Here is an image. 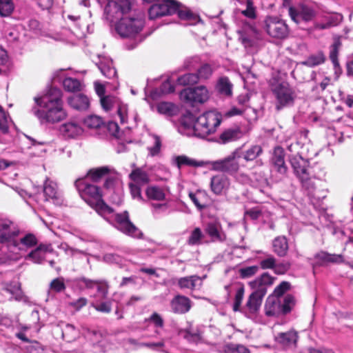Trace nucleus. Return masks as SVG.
Masks as SVG:
<instances>
[{"label": "nucleus", "instance_id": "obj_60", "mask_svg": "<svg viewBox=\"0 0 353 353\" xmlns=\"http://www.w3.org/2000/svg\"><path fill=\"white\" fill-rule=\"evenodd\" d=\"M97 292L101 294L102 299H106L109 291V284L105 280H98L96 285Z\"/></svg>", "mask_w": 353, "mask_h": 353}, {"label": "nucleus", "instance_id": "obj_7", "mask_svg": "<svg viewBox=\"0 0 353 353\" xmlns=\"http://www.w3.org/2000/svg\"><path fill=\"white\" fill-rule=\"evenodd\" d=\"M221 123V115L214 111H208L200 115L194 123V134L205 138L213 134Z\"/></svg>", "mask_w": 353, "mask_h": 353}, {"label": "nucleus", "instance_id": "obj_41", "mask_svg": "<svg viewBox=\"0 0 353 353\" xmlns=\"http://www.w3.org/2000/svg\"><path fill=\"white\" fill-rule=\"evenodd\" d=\"M216 89L220 94L230 96L232 94V84L228 77H221L217 82Z\"/></svg>", "mask_w": 353, "mask_h": 353}, {"label": "nucleus", "instance_id": "obj_23", "mask_svg": "<svg viewBox=\"0 0 353 353\" xmlns=\"http://www.w3.org/2000/svg\"><path fill=\"white\" fill-rule=\"evenodd\" d=\"M271 162L279 173L281 174L286 173L288 168L285 162V152L281 147L274 148Z\"/></svg>", "mask_w": 353, "mask_h": 353}, {"label": "nucleus", "instance_id": "obj_40", "mask_svg": "<svg viewBox=\"0 0 353 353\" xmlns=\"http://www.w3.org/2000/svg\"><path fill=\"white\" fill-rule=\"evenodd\" d=\"M110 171V169L108 166L92 168L88 172L87 176L90 177L92 181L97 182L102 177L108 175Z\"/></svg>", "mask_w": 353, "mask_h": 353}, {"label": "nucleus", "instance_id": "obj_11", "mask_svg": "<svg viewBox=\"0 0 353 353\" xmlns=\"http://www.w3.org/2000/svg\"><path fill=\"white\" fill-rule=\"evenodd\" d=\"M133 0L110 1L104 8V17L110 21L120 19L132 10Z\"/></svg>", "mask_w": 353, "mask_h": 353}, {"label": "nucleus", "instance_id": "obj_21", "mask_svg": "<svg viewBox=\"0 0 353 353\" xmlns=\"http://www.w3.org/2000/svg\"><path fill=\"white\" fill-rule=\"evenodd\" d=\"M171 310L176 314H185L192 307L190 299L183 295L175 296L170 302Z\"/></svg>", "mask_w": 353, "mask_h": 353}, {"label": "nucleus", "instance_id": "obj_14", "mask_svg": "<svg viewBox=\"0 0 353 353\" xmlns=\"http://www.w3.org/2000/svg\"><path fill=\"white\" fill-rule=\"evenodd\" d=\"M265 30L273 38L284 39L289 34V28L285 22L277 17H268L265 19Z\"/></svg>", "mask_w": 353, "mask_h": 353}, {"label": "nucleus", "instance_id": "obj_1", "mask_svg": "<svg viewBox=\"0 0 353 353\" xmlns=\"http://www.w3.org/2000/svg\"><path fill=\"white\" fill-rule=\"evenodd\" d=\"M61 99V90L57 88H51L46 94L41 97L34 98L37 105L43 110L33 108L32 111L41 123L59 122L67 117L66 112L63 108Z\"/></svg>", "mask_w": 353, "mask_h": 353}, {"label": "nucleus", "instance_id": "obj_43", "mask_svg": "<svg viewBox=\"0 0 353 353\" xmlns=\"http://www.w3.org/2000/svg\"><path fill=\"white\" fill-rule=\"evenodd\" d=\"M325 57L322 52H319L315 54H312L306 60L303 61V64L308 67H314L324 63Z\"/></svg>", "mask_w": 353, "mask_h": 353}, {"label": "nucleus", "instance_id": "obj_54", "mask_svg": "<svg viewBox=\"0 0 353 353\" xmlns=\"http://www.w3.org/2000/svg\"><path fill=\"white\" fill-rule=\"evenodd\" d=\"M341 43L339 40H336L330 48V59L334 66L339 65L338 54Z\"/></svg>", "mask_w": 353, "mask_h": 353}, {"label": "nucleus", "instance_id": "obj_18", "mask_svg": "<svg viewBox=\"0 0 353 353\" xmlns=\"http://www.w3.org/2000/svg\"><path fill=\"white\" fill-rule=\"evenodd\" d=\"M299 339L298 332L290 330L286 332H279L275 336V341L285 349H294L297 346Z\"/></svg>", "mask_w": 353, "mask_h": 353}, {"label": "nucleus", "instance_id": "obj_42", "mask_svg": "<svg viewBox=\"0 0 353 353\" xmlns=\"http://www.w3.org/2000/svg\"><path fill=\"white\" fill-rule=\"evenodd\" d=\"M79 334V330L71 324H66L62 330V336L68 342L75 340Z\"/></svg>", "mask_w": 353, "mask_h": 353}, {"label": "nucleus", "instance_id": "obj_35", "mask_svg": "<svg viewBox=\"0 0 353 353\" xmlns=\"http://www.w3.org/2000/svg\"><path fill=\"white\" fill-rule=\"evenodd\" d=\"M3 291L12 295L10 299H14L17 301L28 302V298L23 294L19 283H14L8 285Z\"/></svg>", "mask_w": 353, "mask_h": 353}, {"label": "nucleus", "instance_id": "obj_30", "mask_svg": "<svg viewBox=\"0 0 353 353\" xmlns=\"http://www.w3.org/2000/svg\"><path fill=\"white\" fill-rule=\"evenodd\" d=\"M264 296L251 293L245 304V308L250 315L256 314L261 306Z\"/></svg>", "mask_w": 353, "mask_h": 353}, {"label": "nucleus", "instance_id": "obj_9", "mask_svg": "<svg viewBox=\"0 0 353 353\" xmlns=\"http://www.w3.org/2000/svg\"><path fill=\"white\" fill-rule=\"evenodd\" d=\"M241 158V149L238 148L224 159L209 161L206 164L210 165L213 170L233 174L236 173L239 169Z\"/></svg>", "mask_w": 353, "mask_h": 353}, {"label": "nucleus", "instance_id": "obj_49", "mask_svg": "<svg viewBox=\"0 0 353 353\" xmlns=\"http://www.w3.org/2000/svg\"><path fill=\"white\" fill-rule=\"evenodd\" d=\"M204 235L199 228H194L191 232L188 239V244L190 245H197L201 243Z\"/></svg>", "mask_w": 353, "mask_h": 353}, {"label": "nucleus", "instance_id": "obj_39", "mask_svg": "<svg viewBox=\"0 0 353 353\" xmlns=\"http://www.w3.org/2000/svg\"><path fill=\"white\" fill-rule=\"evenodd\" d=\"M43 194L45 196V200L48 201L50 199L57 200V185L54 182L46 180L43 185Z\"/></svg>", "mask_w": 353, "mask_h": 353}, {"label": "nucleus", "instance_id": "obj_47", "mask_svg": "<svg viewBox=\"0 0 353 353\" xmlns=\"http://www.w3.org/2000/svg\"><path fill=\"white\" fill-rule=\"evenodd\" d=\"M14 10L12 0H0V15L3 17H9Z\"/></svg>", "mask_w": 353, "mask_h": 353}, {"label": "nucleus", "instance_id": "obj_31", "mask_svg": "<svg viewBox=\"0 0 353 353\" xmlns=\"http://www.w3.org/2000/svg\"><path fill=\"white\" fill-rule=\"evenodd\" d=\"M274 252L280 257L285 256L289 249L288 241L285 236L276 237L272 241Z\"/></svg>", "mask_w": 353, "mask_h": 353}, {"label": "nucleus", "instance_id": "obj_32", "mask_svg": "<svg viewBox=\"0 0 353 353\" xmlns=\"http://www.w3.org/2000/svg\"><path fill=\"white\" fill-rule=\"evenodd\" d=\"M166 190L165 187L150 185L145 190V194L149 200L163 201L165 199Z\"/></svg>", "mask_w": 353, "mask_h": 353}, {"label": "nucleus", "instance_id": "obj_63", "mask_svg": "<svg viewBox=\"0 0 353 353\" xmlns=\"http://www.w3.org/2000/svg\"><path fill=\"white\" fill-rule=\"evenodd\" d=\"M241 13L250 19L256 17V11L252 0H246V9L243 10Z\"/></svg>", "mask_w": 353, "mask_h": 353}, {"label": "nucleus", "instance_id": "obj_5", "mask_svg": "<svg viewBox=\"0 0 353 353\" xmlns=\"http://www.w3.org/2000/svg\"><path fill=\"white\" fill-rule=\"evenodd\" d=\"M290 163L303 188L307 191L309 194L313 193L316 188L315 177L312 174V168L309 165L308 160L297 154L290 159Z\"/></svg>", "mask_w": 353, "mask_h": 353}, {"label": "nucleus", "instance_id": "obj_27", "mask_svg": "<svg viewBox=\"0 0 353 353\" xmlns=\"http://www.w3.org/2000/svg\"><path fill=\"white\" fill-rule=\"evenodd\" d=\"M242 136L243 133L239 128H228L219 135V143L226 144L239 139Z\"/></svg>", "mask_w": 353, "mask_h": 353}, {"label": "nucleus", "instance_id": "obj_51", "mask_svg": "<svg viewBox=\"0 0 353 353\" xmlns=\"http://www.w3.org/2000/svg\"><path fill=\"white\" fill-rule=\"evenodd\" d=\"M259 270L257 265H252L241 268L239 270V274L241 279H248L255 275Z\"/></svg>", "mask_w": 353, "mask_h": 353}, {"label": "nucleus", "instance_id": "obj_56", "mask_svg": "<svg viewBox=\"0 0 353 353\" xmlns=\"http://www.w3.org/2000/svg\"><path fill=\"white\" fill-rule=\"evenodd\" d=\"M182 334L184 339L191 343H197L201 340V336L197 331L193 332L190 330H185L182 332Z\"/></svg>", "mask_w": 353, "mask_h": 353}, {"label": "nucleus", "instance_id": "obj_33", "mask_svg": "<svg viewBox=\"0 0 353 353\" xmlns=\"http://www.w3.org/2000/svg\"><path fill=\"white\" fill-rule=\"evenodd\" d=\"M199 280L200 277L197 275L183 276L177 279V285L181 290L192 291L195 289L196 283Z\"/></svg>", "mask_w": 353, "mask_h": 353}, {"label": "nucleus", "instance_id": "obj_44", "mask_svg": "<svg viewBox=\"0 0 353 353\" xmlns=\"http://www.w3.org/2000/svg\"><path fill=\"white\" fill-rule=\"evenodd\" d=\"M296 305V299L292 294H287L281 300L283 315L290 313Z\"/></svg>", "mask_w": 353, "mask_h": 353}, {"label": "nucleus", "instance_id": "obj_55", "mask_svg": "<svg viewBox=\"0 0 353 353\" xmlns=\"http://www.w3.org/2000/svg\"><path fill=\"white\" fill-rule=\"evenodd\" d=\"M244 296V288L239 287L236 289L232 309L234 312L240 311V307Z\"/></svg>", "mask_w": 353, "mask_h": 353}, {"label": "nucleus", "instance_id": "obj_25", "mask_svg": "<svg viewBox=\"0 0 353 353\" xmlns=\"http://www.w3.org/2000/svg\"><path fill=\"white\" fill-rule=\"evenodd\" d=\"M59 130L64 137L68 138L76 137L83 132L81 126L76 121H70L61 125Z\"/></svg>", "mask_w": 353, "mask_h": 353}, {"label": "nucleus", "instance_id": "obj_15", "mask_svg": "<svg viewBox=\"0 0 353 353\" xmlns=\"http://www.w3.org/2000/svg\"><path fill=\"white\" fill-rule=\"evenodd\" d=\"M19 234V230L9 219H0V243L6 245L7 251L15 237Z\"/></svg>", "mask_w": 353, "mask_h": 353}, {"label": "nucleus", "instance_id": "obj_6", "mask_svg": "<svg viewBox=\"0 0 353 353\" xmlns=\"http://www.w3.org/2000/svg\"><path fill=\"white\" fill-rule=\"evenodd\" d=\"M103 218L122 233L134 238H141L142 232L130 220L129 213L124 211L122 213L100 214Z\"/></svg>", "mask_w": 353, "mask_h": 353}, {"label": "nucleus", "instance_id": "obj_53", "mask_svg": "<svg viewBox=\"0 0 353 353\" xmlns=\"http://www.w3.org/2000/svg\"><path fill=\"white\" fill-rule=\"evenodd\" d=\"M150 136L153 139V145L148 147V150L149 151V154L151 157H154L160 152L161 147V139L160 137L157 134H151Z\"/></svg>", "mask_w": 353, "mask_h": 353}, {"label": "nucleus", "instance_id": "obj_34", "mask_svg": "<svg viewBox=\"0 0 353 353\" xmlns=\"http://www.w3.org/2000/svg\"><path fill=\"white\" fill-rule=\"evenodd\" d=\"M129 176L134 183L139 185H145L150 182L149 174L140 168L133 170Z\"/></svg>", "mask_w": 353, "mask_h": 353}, {"label": "nucleus", "instance_id": "obj_26", "mask_svg": "<svg viewBox=\"0 0 353 353\" xmlns=\"http://www.w3.org/2000/svg\"><path fill=\"white\" fill-rule=\"evenodd\" d=\"M68 103L70 107L77 110H85L90 105L89 99L83 94L72 95L68 97Z\"/></svg>", "mask_w": 353, "mask_h": 353}, {"label": "nucleus", "instance_id": "obj_19", "mask_svg": "<svg viewBox=\"0 0 353 353\" xmlns=\"http://www.w3.org/2000/svg\"><path fill=\"white\" fill-rule=\"evenodd\" d=\"M230 185V179L224 174H219L213 176L210 179V190L216 195L225 193Z\"/></svg>", "mask_w": 353, "mask_h": 353}, {"label": "nucleus", "instance_id": "obj_50", "mask_svg": "<svg viewBox=\"0 0 353 353\" xmlns=\"http://www.w3.org/2000/svg\"><path fill=\"white\" fill-rule=\"evenodd\" d=\"M11 120L9 115L4 111L0 105V130L2 133L6 134L8 132L9 125Z\"/></svg>", "mask_w": 353, "mask_h": 353}, {"label": "nucleus", "instance_id": "obj_58", "mask_svg": "<svg viewBox=\"0 0 353 353\" xmlns=\"http://www.w3.org/2000/svg\"><path fill=\"white\" fill-rule=\"evenodd\" d=\"M290 288V283L288 281H282L276 286L271 296H275L281 299L283 295Z\"/></svg>", "mask_w": 353, "mask_h": 353}, {"label": "nucleus", "instance_id": "obj_52", "mask_svg": "<svg viewBox=\"0 0 353 353\" xmlns=\"http://www.w3.org/2000/svg\"><path fill=\"white\" fill-rule=\"evenodd\" d=\"M213 73V69L212 66L208 63L202 65L197 70L196 73L198 75L199 80L208 79Z\"/></svg>", "mask_w": 353, "mask_h": 353}, {"label": "nucleus", "instance_id": "obj_38", "mask_svg": "<svg viewBox=\"0 0 353 353\" xmlns=\"http://www.w3.org/2000/svg\"><path fill=\"white\" fill-rule=\"evenodd\" d=\"M262 148L260 145H254L245 151L241 150V158L246 161H251L256 159L262 153Z\"/></svg>", "mask_w": 353, "mask_h": 353}, {"label": "nucleus", "instance_id": "obj_12", "mask_svg": "<svg viewBox=\"0 0 353 353\" xmlns=\"http://www.w3.org/2000/svg\"><path fill=\"white\" fill-rule=\"evenodd\" d=\"M209 97V91L204 85L185 88L180 92L181 99L192 106L205 103Z\"/></svg>", "mask_w": 353, "mask_h": 353}, {"label": "nucleus", "instance_id": "obj_57", "mask_svg": "<svg viewBox=\"0 0 353 353\" xmlns=\"http://www.w3.org/2000/svg\"><path fill=\"white\" fill-rule=\"evenodd\" d=\"M276 259L272 254H268L267 256L261 260L260 266L263 270L272 269L274 270Z\"/></svg>", "mask_w": 353, "mask_h": 353}, {"label": "nucleus", "instance_id": "obj_59", "mask_svg": "<svg viewBox=\"0 0 353 353\" xmlns=\"http://www.w3.org/2000/svg\"><path fill=\"white\" fill-rule=\"evenodd\" d=\"M117 99L112 96H105L101 97V104L105 111L110 110L116 104Z\"/></svg>", "mask_w": 353, "mask_h": 353}, {"label": "nucleus", "instance_id": "obj_36", "mask_svg": "<svg viewBox=\"0 0 353 353\" xmlns=\"http://www.w3.org/2000/svg\"><path fill=\"white\" fill-rule=\"evenodd\" d=\"M175 162L179 168L183 165H188L191 167H202L206 164L203 161H197L194 159H190L185 155H180L175 157Z\"/></svg>", "mask_w": 353, "mask_h": 353}, {"label": "nucleus", "instance_id": "obj_24", "mask_svg": "<svg viewBox=\"0 0 353 353\" xmlns=\"http://www.w3.org/2000/svg\"><path fill=\"white\" fill-rule=\"evenodd\" d=\"M99 62L96 63L98 68L103 76L108 79H112L116 77L117 71L112 66V61L109 58L105 57L99 56Z\"/></svg>", "mask_w": 353, "mask_h": 353}, {"label": "nucleus", "instance_id": "obj_17", "mask_svg": "<svg viewBox=\"0 0 353 353\" xmlns=\"http://www.w3.org/2000/svg\"><path fill=\"white\" fill-rule=\"evenodd\" d=\"M54 249L50 243H41L31 250L24 257L25 260L30 261L33 263L41 264L45 260L48 253H52Z\"/></svg>", "mask_w": 353, "mask_h": 353}, {"label": "nucleus", "instance_id": "obj_46", "mask_svg": "<svg viewBox=\"0 0 353 353\" xmlns=\"http://www.w3.org/2000/svg\"><path fill=\"white\" fill-rule=\"evenodd\" d=\"M83 123L86 127L90 129H96L99 128L103 125V121L102 118L99 116L90 115L84 119Z\"/></svg>", "mask_w": 353, "mask_h": 353}, {"label": "nucleus", "instance_id": "obj_20", "mask_svg": "<svg viewBox=\"0 0 353 353\" xmlns=\"http://www.w3.org/2000/svg\"><path fill=\"white\" fill-rule=\"evenodd\" d=\"M344 256L342 254H330L321 251L314 256V266L327 265L330 263H339L343 261Z\"/></svg>", "mask_w": 353, "mask_h": 353}, {"label": "nucleus", "instance_id": "obj_45", "mask_svg": "<svg viewBox=\"0 0 353 353\" xmlns=\"http://www.w3.org/2000/svg\"><path fill=\"white\" fill-rule=\"evenodd\" d=\"M63 85L68 92H77L81 90V84L77 79L72 77L65 78L63 81Z\"/></svg>", "mask_w": 353, "mask_h": 353}, {"label": "nucleus", "instance_id": "obj_2", "mask_svg": "<svg viewBox=\"0 0 353 353\" xmlns=\"http://www.w3.org/2000/svg\"><path fill=\"white\" fill-rule=\"evenodd\" d=\"M145 23V14L142 11L130 10L116 23L115 30L122 38H135L141 32Z\"/></svg>", "mask_w": 353, "mask_h": 353}, {"label": "nucleus", "instance_id": "obj_13", "mask_svg": "<svg viewBox=\"0 0 353 353\" xmlns=\"http://www.w3.org/2000/svg\"><path fill=\"white\" fill-rule=\"evenodd\" d=\"M180 6L175 0H164L154 3L148 10L150 19H155L166 15H172L176 12Z\"/></svg>", "mask_w": 353, "mask_h": 353}, {"label": "nucleus", "instance_id": "obj_3", "mask_svg": "<svg viewBox=\"0 0 353 353\" xmlns=\"http://www.w3.org/2000/svg\"><path fill=\"white\" fill-rule=\"evenodd\" d=\"M75 186L81 197L99 214L112 212V208L102 199V193L98 186L80 179L75 181Z\"/></svg>", "mask_w": 353, "mask_h": 353}, {"label": "nucleus", "instance_id": "obj_29", "mask_svg": "<svg viewBox=\"0 0 353 353\" xmlns=\"http://www.w3.org/2000/svg\"><path fill=\"white\" fill-rule=\"evenodd\" d=\"M188 196L199 210H202L207 207L208 195L205 190H199L195 192H190Z\"/></svg>", "mask_w": 353, "mask_h": 353}, {"label": "nucleus", "instance_id": "obj_16", "mask_svg": "<svg viewBox=\"0 0 353 353\" xmlns=\"http://www.w3.org/2000/svg\"><path fill=\"white\" fill-rule=\"evenodd\" d=\"M275 281V277L268 272H264L254 280L250 281L248 285L252 290V293L265 296L268 288L272 286Z\"/></svg>", "mask_w": 353, "mask_h": 353}, {"label": "nucleus", "instance_id": "obj_62", "mask_svg": "<svg viewBox=\"0 0 353 353\" xmlns=\"http://www.w3.org/2000/svg\"><path fill=\"white\" fill-rule=\"evenodd\" d=\"M290 267L291 263L289 261H282L279 263L276 262L274 272L276 274H284L290 270Z\"/></svg>", "mask_w": 353, "mask_h": 353}, {"label": "nucleus", "instance_id": "obj_8", "mask_svg": "<svg viewBox=\"0 0 353 353\" xmlns=\"http://www.w3.org/2000/svg\"><path fill=\"white\" fill-rule=\"evenodd\" d=\"M270 89L276 99L277 110L293 105L296 93L288 82L274 79L270 82Z\"/></svg>", "mask_w": 353, "mask_h": 353}, {"label": "nucleus", "instance_id": "obj_22", "mask_svg": "<svg viewBox=\"0 0 353 353\" xmlns=\"http://www.w3.org/2000/svg\"><path fill=\"white\" fill-rule=\"evenodd\" d=\"M265 314L267 316H279L283 315L281 309V299L275 296L270 295L265 303Z\"/></svg>", "mask_w": 353, "mask_h": 353}, {"label": "nucleus", "instance_id": "obj_4", "mask_svg": "<svg viewBox=\"0 0 353 353\" xmlns=\"http://www.w3.org/2000/svg\"><path fill=\"white\" fill-rule=\"evenodd\" d=\"M38 240L36 236L28 233L19 238L15 237L8 252L2 251L0 254V264H5L10 261H17L20 258V254L17 252H26L37 245Z\"/></svg>", "mask_w": 353, "mask_h": 353}, {"label": "nucleus", "instance_id": "obj_28", "mask_svg": "<svg viewBox=\"0 0 353 353\" xmlns=\"http://www.w3.org/2000/svg\"><path fill=\"white\" fill-rule=\"evenodd\" d=\"M239 39L245 46H250L256 39V28L251 24H245L241 30L238 31Z\"/></svg>", "mask_w": 353, "mask_h": 353}, {"label": "nucleus", "instance_id": "obj_64", "mask_svg": "<svg viewBox=\"0 0 353 353\" xmlns=\"http://www.w3.org/2000/svg\"><path fill=\"white\" fill-rule=\"evenodd\" d=\"M50 287L51 290L56 292H61L65 289V285L61 278L53 279L50 284Z\"/></svg>", "mask_w": 353, "mask_h": 353}, {"label": "nucleus", "instance_id": "obj_61", "mask_svg": "<svg viewBox=\"0 0 353 353\" xmlns=\"http://www.w3.org/2000/svg\"><path fill=\"white\" fill-rule=\"evenodd\" d=\"M228 353H250V350L243 345H228L226 347Z\"/></svg>", "mask_w": 353, "mask_h": 353}, {"label": "nucleus", "instance_id": "obj_10", "mask_svg": "<svg viewBox=\"0 0 353 353\" xmlns=\"http://www.w3.org/2000/svg\"><path fill=\"white\" fill-rule=\"evenodd\" d=\"M288 13L291 19L303 29L307 23L315 18L316 14L315 10L305 3H299L290 7Z\"/></svg>", "mask_w": 353, "mask_h": 353}, {"label": "nucleus", "instance_id": "obj_48", "mask_svg": "<svg viewBox=\"0 0 353 353\" xmlns=\"http://www.w3.org/2000/svg\"><path fill=\"white\" fill-rule=\"evenodd\" d=\"M199 81L198 75L196 73L185 74L177 79L178 83L182 85H193Z\"/></svg>", "mask_w": 353, "mask_h": 353}, {"label": "nucleus", "instance_id": "obj_37", "mask_svg": "<svg viewBox=\"0 0 353 353\" xmlns=\"http://www.w3.org/2000/svg\"><path fill=\"white\" fill-rule=\"evenodd\" d=\"M206 232L211 237L213 241H224L226 236L223 232H222L219 228L214 224H208L206 228Z\"/></svg>", "mask_w": 353, "mask_h": 353}]
</instances>
